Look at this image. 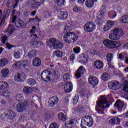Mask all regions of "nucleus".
I'll use <instances>...</instances> for the list:
<instances>
[{"mask_svg": "<svg viewBox=\"0 0 128 128\" xmlns=\"http://www.w3.org/2000/svg\"><path fill=\"white\" fill-rule=\"evenodd\" d=\"M73 50L74 54H80V48L76 46L74 48Z\"/></svg>", "mask_w": 128, "mask_h": 128, "instance_id": "obj_52", "label": "nucleus"}, {"mask_svg": "<svg viewBox=\"0 0 128 128\" xmlns=\"http://www.w3.org/2000/svg\"><path fill=\"white\" fill-rule=\"evenodd\" d=\"M50 44H52L51 46H53L54 48L56 46V42H58V41H56V39L54 38H50Z\"/></svg>", "mask_w": 128, "mask_h": 128, "instance_id": "obj_43", "label": "nucleus"}, {"mask_svg": "<svg viewBox=\"0 0 128 128\" xmlns=\"http://www.w3.org/2000/svg\"><path fill=\"white\" fill-rule=\"evenodd\" d=\"M80 99V96L78 94H75V96L73 98V104L76 105L78 104V100Z\"/></svg>", "mask_w": 128, "mask_h": 128, "instance_id": "obj_46", "label": "nucleus"}, {"mask_svg": "<svg viewBox=\"0 0 128 128\" xmlns=\"http://www.w3.org/2000/svg\"><path fill=\"white\" fill-rule=\"evenodd\" d=\"M106 60L108 62H110L114 58V54L112 53H108L107 54L106 56Z\"/></svg>", "mask_w": 128, "mask_h": 128, "instance_id": "obj_37", "label": "nucleus"}, {"mask_svg": "<svg viewBox=\"0 0 128 128\" xmlns=\"http://www.w3.org/2000/svg\"><path fill=\"white\" fill-rule=\"evenodd\" d=\"M106 24L110 29L112 28V26H114V22L112 20H108Z\"/></svg>", "mask_w": 128, "mask_h": 128, "instance_id": "obj_49", "label": "nucleus"}, {"mask_svg": "<svg viewBox=\"0 0 128 128\" xmlns=\"http://www.w3.org/2000/svg\"><path fill=\"white\" fill-rule=\"evenodd\" d=\"M6 116H8V118L10 120H13L16 118V112L12 110H9Z\"/></svg>", "mask_w": 128, "mask_h": 128, "instance_id": "obj_27", "label": "nucleus"}, {"mask_svg": "<svg viewBox=\"0 0 128 128\" xmlns=\"http://www.w3.org/2000/svg\"><path fill=\"white\" fill-rule=\"evenodd\" d=\"M44 46L42 42L36 41L32 42V48H38L40 46Z\"/></svg>", "mask_w": 128, "mask_h": 128, "instance_id": "obj_24", "label": "nucleus"}, {"mask_svg": "<svg viewBox=\"0 0 128 128\" xmlns=\"http://www.w3.org/2000/svg\"><path fill=\"white\" fill-rule=\"evenodd\" d=\"M58 96H53L49 99L48 104L51 108L54 106L56 104H58Z\"/></svg>", "mask_w": 128, "mask_h": 128, "instance_id": "obj_12", "label": "nucleus"}, {"mask_svg": "<svg viewBox=\"0 0 128 128\" xmlns=\"http://www.w3.org/2000/svg\"><path fill=\"white\" fill-rule=\"evenodd\" d=\"M28 58H32L36 56V52H34V50H31L28 53Z\"/></svg>", "mask_w": 128, "mask_h": 128, "instance_id": "obj_48", "label": "nucleus"}, {"mask_svg": "<svg viewBox=\"0 0 128 128\" xmlns=\"http://www.w3.org/2000/svg\"><path fill=\"white\" fill-rule=\"evenodd\" d=\"M103 44L105 46H106L108 48L112 50L113 48H120L122 45V44L120 42L114 41L110 40H105Z\"/></svg>", "mask_w": 128, "mask_h": 128, "instance_id": "obj_7", "label": "nucleus"}, {"mask_svg": "<svg viewBox=\"0 0 128 128\" xmlns=\"http://www.w3.org/2000/svg\"><path fill=\"white\" fill-rule=\"evenodd\" d=\"M52 76H54L52 78H54L55 80L60 79V74H58V72L54 71L53 74L52 72L50 70V69H46L42 72L40 74L41 80L45 82H48L52 80Z\"/></svg>", "mask_w": 128, "mask_h": 128, "instance_id": "obj_2", "label": "nucleus"}, {"mask_svg": "<svg viewBox=\"0 0 128 128\" xmlns=\"http://www.w3.org/2000/svg\"><path fill=\"white\" fill-rule=\"evenodd\" d=\"M64 48V44L60 42H57L55 46H54V48H59V50H62Z\"/></svg>", "mask_w": 128, "mask_h": 128, "instance_id": "obj_36", "label": "nucleus"}, {"mask_svg": "<svg viewBox=\"0 0 128 128\" xmlns=\"http://www.w3.org/2000/svg\"><path fill=\"white\" fill-rule=\"evenodd\" d=\"M110 78V74L108 73L104 72L102 74V78L103 80H108Z\"/></svg>", "mask_w": 128, "mask_h": 128, "instance_id": "obj_38", "label": "nucleus"}, {"mask_svg": "<svg viewBox=\"0 0 128 128\" xmlns=\"http://www.w3.org/2000/svg\"><path fill=\"white\" fill-rule=\"evenodd\" d=\"M80 94L82 98H86L87 99V100H88V98L90 96V93L88 92H80Z\"/></svg>", "mask_w": 128, "mask_h": 128, "instance_id": "obj_31", "label": "nucleus"}, {"mask_svg": "<svg viewBox=\"0 0 128 128\" xmlns=\"http://www.w3.org/2000/svg\"><path fill=\"white\" fill-rule=\"evenodd\" d=\"M30 38H32L33 40H36V38H38V35L36 34H32L30 36Z\"/></svg>", "mask_w": 128, "mask_h": 128, "instance_id": "obj_57", "label": "nucleus"}, {"mask_svg": "<svg viewBox=\"0 0 128 128\" xmlns=\"http://www.w3.org/2000/svg\"><path fill=\"white\" fill-rule=\"evenodd\" d=\"M72 28L70 26L67 25L65 26L64 28V32H66L64 34V42L68 44H70V42H76L78 40V36L74 32H70Z\"/></svg>", "mask_w": 128, "mask_h": 128, "instance_id": "obj_1", "label": "nucleus"}, {"mask_svg": "<svg viewBox=\"0 0 128 128\" xmlns=\"http://www.w3.org/2000/svg\"><path fill=\"white\" fill-rule=\"evenodd\" d=\"M64 0H54V2L57 4L58 6H64Z\"/></svg>", "mask_w": 128, "mask_h": 128, "instance_id": "obj_44", "label": "nucleus"}, {"mask_svg": "<svg viewBox=\"0 0 128 128\" xmlns=\"http://www.w3.org/2000/svg\"><path fill=\"white\" fill-rule=\"evenodd\" d=\"M16 29V27L12 24H9L8 26V28L6 29V32H8V36H12Z\"/></svg>", "mask_w": 128, "mask_h": 128, "instance_id": "obj_18", "label": "nucleus"}, {"mask_svg": "<svg viewBox=\"0 0 128 128\" xmlns=\"http://www.w3.org/2000/svg\"><path fill=\"white\" fill-rule=\"evenodd\" d=\"M49 128H58V124H56V123H52L50 125Z\"/></svg>", "mask_w": 128, "mask_h": 128, "instance_id": "obj_55", "label": "nucleus"}, {"mask_svg": "<svg viewBox=\"0 0 128 128\" xmlns=\"http://www.w3.org/2000/svg\"><path fill=\"white\" fill-rule=\"evenodd\" d=\"M14 24L15 26L18 28H26L24 22L20 19H17L14 23Z\"/></svg>", "mask_w": 128, "mask_h": 128, "instance_id": "obj_17", "label": "nucleus"}, {"mask_svg": "<svg viewBox=\"0 0 128 128\" xmlns=\"http://www.w3.org/2000/svg\"><path fill=\"white\" fill-rule=\"evenodd\" d=\"M74 120L71 119L66 122L65 126L66 128H72V126H74Z\"/></svg>", "mask_w": 128, "mask_h": 128, "instance_id": "obj_28", "label": "nucleus"}, {"mask_svg": "<svg viewBox=\"0 0 128 128\" xmlns=\"http://www.w3.org/2000/svg\"><path fill=\"white\" fill-rule=\"evenodd\" d=\"M53 54L54 56H56L57 58H60L62 57V52L60 50H56L54 52Z\"/></svg>", "mask_w": 128, "mask_h": 128, "instance_id": "obj_29", "label": "nucleus"}, {"mask_svg": "<svg viewBox=\"0 0 128 128\" xmlns=\"http://www.w3.org/2000/svg\"><path fill=\"white\" fill-rule=\"evenodd\" d=\"M6 48H7L8 50H12V48H14V46L8 43H6Z\"/></svg>", "mask_w": 128, "mask_h": 128, "instance_id": "obj_59", "label": "nucleus"}, {"mask_svg": "<svg viewBox=\"0 0 128 128\" xmlns=\"http://www.w3.org/2000/svg\"><path fill=\"white\" fill-rule=\"evenodd\" d=\"M24 74H18L17 75V80H18V82H22V80H25L26 78H24Z\"/></svg>", "mask_w": 128, "mask_h": 128, "instance_id": "obj_40", "label": "nucleus"}, {"mask_svg": "<svg viewBox=\"0 0 128 128\" xmlns=\"http://www.w3.org/2000/svg\"><path fill=\"white\" fill-rule=\"evenodd\" d=\"M70 78V74H64L63 76V80L64 82H66Z\"/></svg>", "mask_w": 128, "mask_h": 128, "instance_id": "obj_56", "label": "nucleus"}, {"mask_svg": "<svg viewBox=\"0 0 128 128\" xmlns=\"http://www.w3.org/2000/svg\"><path fill=\"white\" fill-rule=\"evenodd\" d=\"M23 92L25 94H30L32 92V88L30 86H25L23 88Z\"/></svg>", "mask_w": 128, "mask_h": 128, "instance_id": "obj_25", "label": "nucleus"}, {"mask_svg": "<svg viewBox=\"0 0 128 128\" xmlns=\"http://www.w3.org/2000/svg\"><path fill=\"white\" fill-rule=\"evenodd\" d=\"M24 95H22V94H17L16 96V100H17V102H22V100H24Z\"/></svg>", "mask_w": 128, "mask_h": 128, "instance_id": "obj_41", "label": "nucleus"}, {"mask_svg": "<svg viewBox=\"0 0 128 128\" xmlns=\"http://www.w3.org/2000/svg\"><path fill=\"white\" fill-rule=\"evenodd\" d=\"M98 16H100V15L96 16L97 18L96 20V22L98 24H100L102 22V19L100 18H98Z\"/></svg>", "mask_w": 128, "mask_h": 128, "instance_id": "obj_54", "label": "nucleus"}, {"mask_svg": "<svg viewBox=\"0 0 128 128\" xmlns=\"http://www.w3.org/2000/svg\"><path fill=\"white\" fill-rule=\"evenodd\" d=\"M8 88V82L4 81L0 82V94L1 96L5 98H8L10 96V92L8 90H6Z\"/></svg>", "mask_w": 128, "mask_h": 128, "instance_id": "obj_6", "label": "nucleus"}, {"mask_svg": "<svg viewBox=\"0 0 128 128\" xmlns=\"http://www.w3.org/2000/svg\"><path fill=\"white\" fill-rule=\"evenodd\" d=\"M110 30V28L108 26L107 24L106 26H104V32H108Z\"/></svg>", "mask_w": 128, "mask_h": 128, "instance_id": "obj_63", "label": "nucleus"}, {"mask_svg": "<svg viewBox=\"0 0 128 128\" xmlns=\"http://www.w3.org/2000/svg\"><path fill=\"white\" fill-rule=\"evenodd\" d=\"M70 2H78V4H82L84 2L86 1V0H70Z\"/></svg>", "mask_w": 128, "mask_h": 128, "instance_id": "obj_53", "label": "nucleus"}, {"mask_svg": "<svg viewBox=\"0 0 128 128\" xmlns=\"http://www.w3.org/2000/svg\"><path fill=\"white\" fill-rule=\"evenodd\" d=\"M22 66L26 72H30V63L29 62L28 60L22 61H16L14 64L12 66V68L18 70Z\"/></svg>", "mask_w": 128, "mask_h": 128, "instance_id": "obj_4", "label": "nucleus"}, {"mask_svg": "<svg viewBox=\"0 0 128 128\" xmlns=\"http://www.w3.org/2000/svg\"><path fill=\"white\" fill-rule=\"evenodd\" d=\"M10 70H8V68H4L1 71V74L3 78H6Z\"/></svg>", "mask_w": 128, "mask_h": 128, "instance_id": "obj_34", "label": "nucleus"}, {"mask_svg": "<svg viewBox=\"0 0 128 128\" xmlns=\"http://www.w3.org/2000/svg\"><path fill=\"white\" fill-rule=\"evenodd\" d=\"M16 14V10H13L12 11V24H16V18H18V16L16 15H14Z\"/></svg>", "mask_w": 128, "mask_h": 128, "instance_id": "obj_42", "label": "nucleus"}, {"mask_svg": "<svg viewBox=\"0 0 128 128\" xmlns=\"http://www.w3.org/2000/svg\"><path fill=\"white\" fill-rule=\"evenodd\" d=\"M10 9H8L7 10V12L5 14V17L6 18H8V16H10Z\"/></svg>", "mask_w": 128, "mask_h": 128, "instance_id": "obj_64", "label": "nucleus"}, {"mask_svg": "<svg viewBox=\"0 0 128 128\" xmlns=\"http://www.w3.org/2000/svg\"><path fill=\"white\" fill-rule=\"evenodd\" d=\"M84 72H86V68H84V66H81L78 68L75 74V76H76V78H82V76L84 74Z\"/></svg>", "mask_w": 128, "mask_h": 128, "instance_id": "obj_11", "label": "nucleus"}, {"mask_svg": "<svg viewBox=\"0 0 128 128\" xmlns=\"http://www.w3.org/2000/svg\"><path fill=\"white\" fill-rule=\"evenodd\" d=\"M20 51H16L14 53V56L16 60H20Z\"/></svg>", "mask_w": 128, "mask_h": 128, "instance_id": "obj_45", "label": "nucleus"}, {"mask_svg": "<svg viewBox=\"0 0 128 128\" xmlns=\"http://www.w3.org/2000/svg\"><path fill=\"white\" fill-rule=\"evenodd\" d=\"M68 12L66 11H61L60 13H59L58 15V18L60 20H66L68 18Z\"/></svg>", "mask_w": 128, "mask_h": 128, "instance_id": "obj_19", "label": "nucleus"}, {"mask_svg": "<svg viewBox=\"0 0 128 128\" xmlns=\"http://www.w3.org/2000/svg\"><path fill=\"white\" fill-rule=\"evenodd\" d=\"M8 40V37L6 35L4 34L2 38V42L4 44H6V40Z\"/></svg>", "mask_w": 128, "mask_h": 128, "instance_id": "obj_51", "label": "nucleus"}, {"mask_svg": "<svg viewBox=\"0 0 128 128\" xmlns=\"http://www.w3.org/2000/svg\"><path fill=\"white\" fill-rule=\"evenodd\" d=\"M110 108V104H108V98L106 96H100V100L96 102V112H100V108L105 110V108Z\"/></svg>", "mask_w": 128, "mask_h": 128, "instance_id": "obj_3", "label": "nucleus"}, {"mask_svg": "<svg viewBox=\"0 0 128 128\" xmlns=\"http://www.w3.org/2000/svg\"><path fill=\"white\" fill-rule=\"evenodd\" d=\"M8 64V61L6 58H3L0 60V66H5Z\"/></svg>", "mask_w": 128, "mask_h": 128, "instance_id": "obj_32", "label": "nucleus"}, {"mask_svg": "<svg viewBox=\"0 0 128 128\" xmlns=\"http://www.w3.org/2000/svg\"><path fill=\"white\" fill-rule=\"evenodd\" d=\"M120 22L122 24H128V16H123L122 20H120Z\"/></svg>", "mask_w": 128, "mask_h": 128, "instance_id": "obj_47", "label": "nucleus"}, {"mask_svg": "<svg viewBox=\"0 0 128 128\" xmlns=\"http://www.w3.org/2000/svg\"><path fill=\"white\" fill-rule=\"evenodd\" d=\"M94 126V118L90 116H86L81 120L80 126L82 128H92Z\"/></svg>", "mask_w": 128, "mask_h": 128, "instance_id": "obj_5", "label": "nucleus"}, {"mask_svg": "<svg viewBox=\"0 0 128 128\" xmlns=\"http://www.w3.org/2000/svg\"><path fill=\"white\" fill-rule=\"evenodd\" d=\"M72 82H66L64 86V90L65 92H70L72 90Z\"/></svg>", "mask_w": 128, "mask_h": 128, "instance_id": "obj_16", "label": "nucleus"}, {"mask_svg": "<svg viewBox=\"0 0 128 128\" xmlns=\"http://www.w3.org/2000/svg\"><path fill=\"white\" fill-rule=\"evenodd\" d=\"M74 112H84V106L82 105H80L73 108Z\"/></svg>", "mask_w": 128, "mask_h": 128, "instance_id": "obj_35", "label": "nucleus"}, {"mask_svg": "<svg viewBox=\"0 0 128 128\" xmlns=\"http://www.w3.org/2000/svg\"><path fill=\"white\" fill-rule=\"evenodd\" d=\"M32 64L34 66H40L42 64V60L38 58H36L33 60Z\"/></svg>", "mask_w": 128, "mask_h": 128, "instance_id": "obj_22", "label": "nucleus"}, {"mask_svg": "<svg viewBox=\"0 0 128 128\" xmlns=\"http://www.w3.org/2000/svg\"><path fill=\"white\" fill-rule=\"evenodd\" d=\"M109 38L113 40H118L120 38V36L116 34H109Z\"/></svg>", "mask_w": 128, "mask_h": 128, "instance_id": "obj_23", "label": "nucleus"}, {"mask_svg": "<svg viewBox=\"0 0 128 128\" xmlns=\"http://www.w3.org/2000/svg\"><path fill=\"white\" fill-rule=\"evenodd\" d=\"M58 120L60 122H66V116H64V114L63 112H60L58 114Z\"/></svg>", "mask_w": 128, "mask_h": 128, "instance_id": "obj_26", "label": "nucleus"}, {"mask_svg": "<svg viewBox=\"0 0 128 128\" xmlns=\"http://www.w3.org/2000/svg\"><path fill=\"white\" fill-rule=\"evenodd\" d=\"M88 80L90 84H92L93 86H96L98 84V79L94 76H90L88 78Z\"/></svg>", "mask_w": 128, "mask_h": 128, "instance_id": "obj_13", "label": "nucleus"}, {"mask_svg": "<svg viewBox=\"0 0 128 128\" xmlns=\"http://www.w3.org/2000/svg\"><path fill=\"white\" fill-rule=\"evenodd\" d=\"M122 84L118 81H112L108 83V88L112 90H118L120 88Z\"/></svg>", "mask_w": 128, "mask_h": 128, "instance_id": "obj_9", "label": "nucleus"}, {"mask_svg": "<svg viewBox=\"0 0 128 128\" xmlns=\"http://www.w3.org/2000/svg\"><path fill=\"white\" fill-rule=\"evenodd\" d=\"M52 16V13L49 12H45V18H50V16Z\"/></svg>", "mask_w": 128, "mask_h": 128, "instance_id": "obj_58", "label": "nucleus"}, {"mask_svg": "<svg viewBox=\"0 0 128 128\" xmlns=\"http://www.w3.org/2000/svg\"><path fill=\"white\" fill-rule=\"evenodd\" d=\"M18 122H24V116H20Z\"/></svg>", "mask_w": 128, "mask_h": 128, "instance_id": "obj_61", "label": "nucleus"}, {"mask_svg": "<svg viewBox=\"0 0 128 128\" xmlns=\"http://www.w3.org/2000/svg\"><path fill=\"white\" fill-rule=\"evenodd\" d=\"M96 28V24L94 22H90L86 23L84 26V30L87 32H94V30Z\"/></svg>", "mask_w": 128, "mask_h": 128, "instance_id": "obj_10", "label": "nucleus"}, {"mask_svg": "<svg viewBox=\"0 0 128 128\" xmlns=\"http://www.w3.org/2000/svg\"><path fill=\"white\" fill-rule=\"evenodd\" d=\"M72 10L74 12H80L82 10V7L74 6Z\"/></svg>", "mask_w": 128, "mask_h": 128, "instance_id": "obj_50", "label": "nucleus"}, {"mask_svg": "<svg viewBox=\"0 0 128 128\" xmlns=\"http://www.w3.org/2000/svg\"><path fill=\"white\" fill-rule=\"evenodd\" d=\"M85 4L87 8H92L94 6V0H86Z\"/></svg>", "mask_w": 128, "mask_h": 128, "instance_id": "obj_30", "label": "nucleus"}, {"mask_svg": "<svg viewBox=\"0 0 128 128\" xmlns=\"http://www.w3.org/2000/svg\"><path fill=\"white\" fill-rule=\"evenodd\" d=\"M120 122V119L118 118H113L109 120V124H118Z\"/></svg>", "mask_w": 128, "mask_h": 128, "instance_id": "obj_21", "label": "nucleus"}, {"mask_svg": "<svg viewBox=\"0 0 128 128\" xmlns=\"http://www.w3.org/2000/svg\"><path fill=\"white\" fill-rule=\"evenodd\" d=\"M26 108V103H18L16 106V110L18 112H22Z\"/></svg>", "mask_w": 128, "mask_h": 128, "instance_id": "obj_14", "label": "nucleus"}, {"mask_svg": "<svg viewBox=\"0 0 128 128\" xmlns=\"http://www.w3.org/2000/svg\"><path fill=\"white\" fill-rule=\"evenodd\" d=\"M44 2V0H29L26 6L30 8L38 10Z\"/></svg>", "mask_w": 128, "mask_h": 128, "instance_id": "obj_8", "label": "nucleus"}, {"mask_svg": "<svg viewBox=\"0 0 128 128\" xmlns=\"http://www.w3.org/2000/svg\"><path fill=\"white\" fill-rule=\"evenodd\" d=\"M27 83L29 86H34L36 84V82L34 79L30 78L27 80Z\"/></svg>", "mask_w": 128, "mask_h": 128, "instance_id": "obj_39", "label": "nucleus"}, {"mask_svg": "<svg viewBox=\"0 0 128 128\" xmlns=\"http://www.w3.org/2000/svg\"><path fill=\"white\" fill-rule=\"evenodd\" d=\"M113 32H114V34H118V32H122V30H120L119 28H118L114 29Z\"/></svg>", "mask_w": 128, "mask_h": 128, "instance_id": "obj_60", "label": "nucleus"}, {"mask_svg": "<svg viewBox=\"0 0 128 128\" xmlns=\"http://www.w3.org/2000/svg\"><path fill=\"white\" fill-rule=\"evenodd\" d=\"M123 90L126 92L128 93V84H126L123 87Z\"/></svg>", "mask_w": 128, "mask_h": 128, "instance_id": "obj_62", "label": "nucleus"}, {"mask_svg": "<svg viewBox=\"0 0 128 128\" xmlns=\"http://www.w3.org/2000/svg\"><path fill=\"white\" fill-rule=\"evenodd\" d=\"M94 66L96 68L97 70H101L104 68V62L100 60L94 61Z\"/></svg>", "mask_w": 128, "mask_h": 128, "instance_id": "obj_20", "label": "nucleus"}, {"mask_svg": "<svg viewBox=\"0 0 128 128\" xmlns=\"http://www.w3.org/2000/svg\"><path fill=\"white\" fill-rule=\"evenodd\" d=\"M114 108H116L118 110H120L124 108V102L121 100H118L114 104Z\"/></svg>", "mask_w": 128, "mask_h": 128, "instance_id": "obj_15", "label": "nucleus"}, {"mask_svg": "<svg viewBox=\"0 0 128 128\" xmlns=\"http://www.w3.org/2000/svg\"><path fill=\"white\" fill-rule=\"evenodd\" d=\"M88 60H90V57L88 54H84L81 58V60L84 64H86L88 62Z\"/></svg>", "mask_w": 128, "mask_h": 128, "instance_id": "obj_33", "label": "nucleus"}]
</instances>
